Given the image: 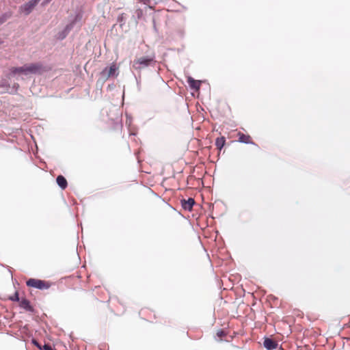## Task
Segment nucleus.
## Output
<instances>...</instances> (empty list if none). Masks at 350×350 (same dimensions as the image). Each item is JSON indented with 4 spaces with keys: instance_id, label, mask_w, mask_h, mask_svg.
<instances>
[{
    "instance_id": "nucleus-13",
    "label": "nucleus",
    "mask_w": 350,
    "mask_h": 350,
    "mask_svg": "<svg viewBox=\"0 0 350 350\" xmlns=\"http://www.w3.org/2000/svg\"><path fill=\"white\" fill-rule=\"evenodd\" d=\"M239 142L241 143L245 144H250V135H245L243 133H239Z\"/></svg>"
},
{
    "instance_id": "nucleus-4",
    "label": "nucleus",
    "mask_w": 350,
    "mask_h": 350,
    "mask_svg": "<svg viewBox=\"0 0 350 350\" xmlns=\"http://www.w3.org/2000/svg\"><path fill=\"white\" fill-rule=\"evenodd\" d=\"M26 75L29 74H39L42 70V66L40 64H25Z\"/></svg>"
},
{
    "instance_id": "nucleus-2",
    "label": "nucleus",
    "mask_w": 350,
    "mask_h": 350,
    "mask_svg": "<svg viewBox=\"0 0 350 350\" xmlns=\"http://www.w3.org/2000/svg\"><path fill=\"white\" fill-rule=\"evenodd\" d=\"M37 5L36 1H29L28 2L24 3L19 8V10L21 12L23 13L25 15H29L34 9V8Z\"/></svg>"
},
{
    "instance_id": "nucleus-8",
    "label": "nucleus",
    "mask_w": 350,
    "mask_h": 350,
    "mask_svg": "<svg viewBox=\"0 0 350 350\" xmlns=\"http://www.w3.org/2000/svg\"><path fill=\"white\" fill-rule=\"evenodd\" d=\"M19 306L21 308L25 309L27 311L29 312H33V308L30 304V302L29 300H27L26 298H22L20 301Z\"/></svg>"
},
{
    "instance_id": "nucleus-6",
    "label": "nucleus",
    "mask_w": 350,
    "mask_h": 350,
    "mask_svg": "<svg viewBox=\"0 0 350 350\" xmlns=\"http://www.w3.org/2000/svg\"><path fill=\"white\" fill-rule=\"evenodd\" d=\"M152 62V58L142 57L137 59L136 61H134V66L137 69L144 68L150 65Z\"/></svg>"
},
{
    "instance_id": "nucleus-18",
    "label": "nucleus",
    "mask_w": 350,
    "mask_h": 350,
    "mask_svg": "<svg viewBox=\"0 0 350 350\" xmlns=\"http://www.w3.org/2000/svg\"><path fill=\"white\" fill-rule=\"evenodd\" d=\"M126 20V16L124 14H121L118 17V21L120 23V26H122L124 24Z\"/></svg>"
},
{
    "instance_id": "nucleus-16",
    "label": "nucleus",
    "mask_w": 350,
    "mask_h": 350,
    "mask_svg": "<svg viewBox=\"0 0 350 350\" xmlns=\"http://www.w3.org/2000/svg\"><path fill=\"white\" fill-rule=\"evenodd\" d=\"M2 86H3V87H8V88H10V85H9V84H7V83H5H5H3ZM18 88H19V85H18V83H14V84L13 85V86L11 88V90H10V91H9V92H10V93H12V94H13V93H15V92H17V90H18Z\"/></svg>"
},
{
    "instance_id": "nucleus-23",
    "label": "nucleus",
    "mask_w": 350,
    "mask_h": 350,
    "mask_svg": "<svg viewBox=\"0 0 350 350\" xmlns=\"http://www.w3.org/2000/svg\"><path fill=\"white\" fill-rule=\"evenodd\" d=\"M3 42L0 40V44L2 43Z\"/></svg>"
},
{
    "instance_id": "nucleus-19",
    "label": "nucleus",
    "mask_w": 350,
    "mask_h": 350,
    "mask_svg": "<svg viewBox=\"0 0 350 350\" xmlns=\"http://www.w3.org/2000/svg\"><path fill=\"white\" fill-rule=\"evenodd\" d=\"M10 299L12 301H20L21 299L19 298L18 293L15 292L14 295H12V297H10Z\"/></svg>"
},
{
    "instance_id": "nucleus-9",
    "label": "nucleus",
    "mask_w": 350,
    "mask_h": 350,
    "mask_svg": "<svg viewBox=\"0 0 350 350\" xmlns=\"http://www.w3.org/2000/svg\"><path fill=\"white\" fill-rule=\"evenodd\" d=\"M77 16H76L75 19L70 23V24L67 25L64 29L62 31V32L59 34V38L61 39H64L70 31V30L73 28L74 24L75 23V21L77 20Z\"/></svg>"
},
{
    "instance_id": "nucleus-15",
    "label": "nucleus",
    "mask_w": 350,
    "mask_h": 350,
    "mask_svg": "<svg viewBox=\"0 0 350 350\" xmlns=\"http://www.w3.org/2000/svg\"><path fill=\"white\" fill-rule=\"evenodd\" d=\"M225 142L226 139L224 137L217 138L215 141V146L218 149L221 150L225 145Z\"/></svg>"
},
{
    "instance_id": "nucleus-1",
    "label": "nucleus",
    "mask_w": 350,
    "mask_h": 350,
    "mask_svg": "<svg viewBox=\"0 0 350 350\" xmlns=\"http://www.w3.org/2000/svg\"><path fill=\"white\" fill-rule=\"evenodd\" d=\"M52 282L36 278H29L26 282L28 287L37 288L39 290L49 289L52 286Z\"/></svg>"
},
{
    "instance_id": "nucleus-3",
    "label": "nucleus",
    "mask_w": 350,
    "mask_h": 350,
    "mask_svg": "<svg viewBox=\"0 0 350 350\" xmlns=\"http://www.w3.org/2000/svg\"><path fill=\"white\" fill-rule=\"evenodd\" d=\"M101 75L105 78L116 77L118 75V67L115 64H112L109 68H105L101 72Z\"/></svg>"
},
{
    "instance_id": "nucleus-11",
    "label": "nucleus",
    "mask_w": 350,
    "mask_h": 350,
    "mask_svg": "<svg viewBox=\"0 0 350 350\" xmlns=\"http://www.w3.org/2000/svg\"><path fill=\"white\" fill-rule=\"evenodd\" d=\"M57 183L62 189H64L67 187V180L64 176H57Z\"/></svg>"
},
{
    "instance_id": "nucleus-12",
    "label": "nucleus",
    "mask_w": 350,
    "mask_h": 350,
    "mask_svg": "<svg viewBox=\"0 0 350 350\" xmlns=\"http://www.w3.org/2000/svg\"><path fill=\"white\" fill-rule=\"evenodd\" d=\"M188 83L192 89L198 90L200 88V81L193 79L192 77L188 78Z\"/></svg>"
},
{
    "instance_id": "nucleus-21",
    "label": "nucleus",
    "mask_w": 350,
    "mask_h": 350,
    "mask_svg": "<svg viewBox=\"0 0 350 350\" xmlns=\"http://www.w3.org/2000/svg\"><path fill=\"white\" fill-rule=\"evenodd\" d=\"M141 2L144 3V4L149 5L150 0H139Z\"/></svg>"
},
{
    "instance_id": "nucleus-7",
    "label": "nucleus",
    "mask_w": 350,
    "mask_h": 350,
    "mask_svg": "<svg viewBox=\"0 0 350 350\" xmlns=\"http://www.w3.org/2000/svg\"><path fill=\"white\" fill-rule=\"evenodd\" d=\"M180 204L182 208L185 211H191L193 208V206L195 205L196 202L193 198H189L188 199L183 198L180 200Z\"/></svg>"
},
{
    "instance_id": "nucleus-17",
    "label": "nucleus",
    "mask_w": 350,
    "mask_h": 350,
    "mask_svg": "<svg viewBox=\"0 0 350 350\" xmlns=\"http://www.w3.org/2000/svg\"><path fill=\"white\" fill-rule=\"evenodd\" d=\"M10 16L11 14L9 13H5L0 16V25L4 23Z\"/></svg>"
},
{
    "instance_id": "nucleus-10",
    "label": "nucleus",
    "mask_w": 350,
    "mask_h": 350,
    "mask_svg": "<svg viewBox=\"0 0 350 350\" xmlns=\"http://www.w3.org/2000/svg\"><path fill=\"white\" fill-rule=\"evenodd\" d=\"M12 74L23 73L26 75L25 64L21 67H13L10 69Z\"/></svg>"
},
{
    "instance_id": "nucleus-14",
    "label": "nucleus",
    "mask_w": 350,
    "mask_h": 350,
    "mask_svg": "<svg viewBox=\"0 0 350 350\" xmlns=\"http://www.w3.org/2000/svg\"><path fill=\"white\" fill-rule=\"evenodd\" d=\"M33 343L38 347L40 350H54L50 345L45 344L42 346L36 340H33Z\"/></svg>"
},
{
    "instance_id": "nucleus-5",
    "label": "nucleus",
    "mask_w": 350,
    "mask_h": 350,
    "mask_svg": "<svg viewBox=\"0 0 350 350\" xmlns=\"http://www.w3.org/2000/svg\"><path fill=\"white\" fill-rule=\"evenodd\" d=\"M262 345L267 350H274L278 347V343L272 338L265 336L263 338Z\"/></svg>"
},
{
    "instance_id": "nucleus-20",
    "label": "nucleus",
    "mask_w": 350,
    "mask_h": 350,
    "mask_svg": "<svg viewBox=\"0 0 350 350\" xmlns=\"http://www.w3.org/2000/svg\"><path fill=\"white\" fill-rule=\"evenodd\" d=\"M226 333L223 329H219L217 332V336L218 337H221V338L224 337V336H226Z\"/></svg>"
},
{
    "instance_id": "nucleus-22",
    "label": "nucleus",
    "mask_w": 350,
    "mask_h": 350,
    "mask_svg": "<svg viewBox=\"0 0 350 350\" xmlns=\"http://www.w3.org/2000/svg\"><path fill=\"white\" fill-rule=\"evenodd\" d=\"M154 197H156L158 200H161V197L159 195H157L156 193H154Z\"/></svg>"
}]
</instances>
